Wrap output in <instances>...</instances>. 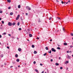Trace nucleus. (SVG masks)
I'll return each instance as SVG.
<instances>
[{
	"instance_id": "nucleus-44",
	"label": "nucleus",
	"mask_w": 73,
	"mask_h": 73,
	"mask_svg": "<svg viewBox=\"0 0 73 73\" xmlns=\"http://www.w3.org/2000/svg\"><path fill=\"white\" fill-rule=\"evenodd\" d=\"M40 66H42V64H40Z\"/></svg>"
},
{
	"instance_id": "nucleus-32",
	"label": "nucleus",
	"mask_w": 73,
	"mask_h": 73,
	"mask_svg": "<svg viewBox=\"0 0 73 73\" xmlns=\"http://www.w3.org/2000/svg\"><path fill=\"white\" fill-rule=\"evenodd\" d=\"M70 48H73V46H72V45H71L70 46Z\"/></svg>"
},
{
	"instance_id": "nucleus-9",
	"label": "nucleus",
	"mask_w": 73,
	"mask_h": 73,
	"mask_svg": "<svg viewBox=\"0 0 73 73\" xmlns=\"http://www.w3.org/2000/svg\"><path fill=\"white\" fill-rule=\"evenodd\" d=\"M63 45H67L68 44H67V43H63Z\"/></svg>"
},
{
	"instance_id": "nucleus-64",
	"label": "nucleus",
	"mask_w": 73,
	"mask_h": 73,
	"mask_svg": "<svg viewBox=\"0 0 73 73\" xmlns=\"http://www.w3.org/2000/svg\"><path fill=\"white\" fill-rule=\"evenodd\" d=\"M72 57H73V54L72 55Z\"/></svg>"
},
{
	"instance_id": "nucleus-25",
	"label": "nucleus",
	"mask_w": 73,
	"mask_h": 73,
	"mask_svg": "<svg viewBox=\"0 0 73 73\" xmlns=\"http://www.w3.org/2000/svg\"><path fill=\"white\" fill-rule=\"evenodd\" d=\"M19 25H20V22H18L17 23V25L18 26H19Z\"/></svg>"
},
{
	"instance_id": "nucleus-1",
	"label": "nucleus",
	"mask_w": 73,
	"mask_h": 73,
	"mask_svg": "<svg viewBox=\"0 0 73 73\" xmlns=\"http://www.w3.org/2000/svg\"><path fill=\"white\" fill-rule=\"evenodd\" d=\"M51 50L52 51V52H55L56 51V50H55L54 48H52L51 49Z\"/></svg>"
},
{
	"instance_id": "nucleus-46",
	"label": "nucleus",
	"mask_w": 73,
	"mask_h": 73,
	"mask_svg": "<svg viewBox=\"0 0 73 73\" xmlns=\"http://www.w3.org/2000/svg\"><path fill=\"white\" fill-rule=\"evenodd\" d=\"M63 30L64 32H65V29H64V28H63Z\"/></svg>"
},
{
	"instance_id": "nucleus-40",
	"label": "nucleus",
	"mask_w": 73,
	"mask_h": 73,
	"mask_svg": "<svg viewBox=\"0 0 73 73\" xmlns=\"http://www.w3.org/2000/svg\"><path fill=\"white\" fill-rule=\"evenodd\" d=\"M38 40H39V38H38V37H37L36 38Z\"/></svg>"
},
{
	"instance_id": "nucleus-6",
	"label": "nucleus",
	"mask_w": 73,
	"mask_h": 73,
	"mask_svg": "<svg viewBox=\"0 0 73 73\" xmlns=\"http://www.w3.org/2000/svg\"><path fill=\"white\" fill-rule=\"evenodd\" d=\"M29 36L30 37H32V35L31 34H29Z\"/></svg>"
},
{
	"instance_id": "nucleus-62",
	"label": "nucleus",
	"mask_w": 73,
	"mask_h": 73,
	"mask_svg": "<svg viewBox=\"0 0 73 73\" xmlns=\"http://www.w3.org/2000/svg\"><path fill=\"white\" fill-rule=\"evenodd\" d=\"M69 52H70H70H71V51H69Z\"/></svg>"
},
{
	"instance_id": "nucleus-42",
	"label": "nucleus",
	"mask_w": 73,
	"mask_h": 73,
	"mask_svg": "<svg viewBox=\"0 0 73 73\" xmlns=\"http://www.w3.org/2000/svg\"><path fill=\"white\" fill-rule=\"evenodd\" d=\"M7 48L8 49H9V47L8 46H7Z\"/></svg>"
},
{
	"instance_id": "nucleus-50",
	"label": "nucleus",
	"mask_w": 73,
	"mask_h": 73,
	"mask_svg": "<svg viewBox=\"0 0 73 73\" xmlns=\"http://www.w3.org/2000/svg\"><path fill=\"white\" fill-rule=\"evenodd\" d=\"M27 31H30V30H29V29H27Z\"/></svg>"
},
{
	"instance_id": "nucleus-39",
	"label": "nucleus",
	"mask_w": 73,
	"mask_h": 73,
	"mask_svg": "<svg viewBox=\"0 0 73 73\" xmlns=\"http://www.w3.org/2000/svg\"><path fill=\"white\" fill-rule=\"evenodd\" d=\"M61 3L62 4H64V2L63 1H62Z\"/></svg>"
},
{
	"instance_id": "nucleus-13",
	"label": "nucleus",
	"mask_w": 73,
	"mask_h": 73,
	"mask_svg": "<svg viewBox=\"0 0 73 73\" xmlns=\"http://www.w3.org/2000/svg\"><path fill=\"white\" fill-rule=\"evenodd\" d=\"M68 64V63H69V61H66L65 62V64Z\"/></svg>"
},
{
	"instance_id": "nucleus-3",
	"label": "nucleus",
	"mask_w": 73,
	"mask_h": 73,
	"mask_svg": "<svg viewBox=\"0 0 73 73\" xmlns=\"http://www.w3.org/2000/svg\"><path fill=\"white\" fill-rule=\"evenodd\" d=\"M8 25L9 26H11V25H12V24L11 22H9Z\"/></svg>"
},
{
	"instance_id": "nucleus-20",
	"label": "nucleus",
	"mask_w": 73,
	"mask_h": 73,
	"mask_svg": "<svg viewBox=\"0 0 73 73\" xmlns=\"http://www.w3.org/2000/svg\"><path fill=\"white\" fill-rule=\"evenodd\" d=\"M32 48H35V45H34L33 44L32 45Z\"/></svg>"
},
{
	"instance_id": "nucleus-52",
	"label": "nucleus",
	"mask_w": 73,
	"mask_h": 73,
	"mask_svg": "<svg viewBox=\"0 0 73 73\" xmlns=\"http://www.w3.org/2000/svg\"><path fill=\"white\" fill-rule=\"evenodd\" d=\"M50 41H52V39H50Z\"/></svg>"
},
{
	"instance_id": "nucleus-63",
	"label": "nucleus",
	"mask_w": 73,
	"mask_h": 73,
	"mask_svg": "<svg viewBox=\"0 0 73 73\" xmlns=\"http://www.w3.org/2000/svg\"><path fill=\"white\" fill-rule=\"evenodd\" d=\"M17 40H19V38H17Z\"/></svg>"
},
{
	"instance_id": "nucleus-37",
	"label": "nucleus",
	"mask_w": 73,
	"mask_h": 73,
	"mask_svg": "<svg viewBox=\"0 0 73 73\" xmlns=\"http://www.w3.org/2000/svg\"><path fill=\"white\" fill-rule=\"evenodd\" d=\"M8 35L9 36H11V35L10 34H8Z\"/></svg>"
},
{
	"instance_id": "nucleus-11",
	"label": "nucleus",
	"mask_w": 73,
	"mask_h": 73,
	"mask_svg": "<svg viewBox=\"0 0 73 73\" xmlns=\"http://www.w3.org/2000/svg\"><path fill=\"white\" fill-rule=\"evenodd\" d=\"M55 65L56 66H58V65H59V64L58 63H55Z\"/></svg>"
},
{
	"instance_id": "nucleus-4",
	"label": "nucleus",
	"mask_w": 73,
	"mask_h": 73,
	"mask_svg": "<svg viewBox=\"0 0 73 73\" xmlns=\"http://www.w3.org/2000/svg\"><path fill=\"white\" fill-rule=\"evenodd\" d=\"M27 8V9H28L29 11H30L31 10V8L30 7H28V6H27L26 7Z\"/></svg>"
},
{
	"instance_id": "nucleus-30",
	"label": "nucleus",
	"mask_w": 73,
	"mask_h": 73,
	"mask_svg": "<svg viewBox=\"0 0 73 73\" xmlns=\"http://www.w3.org/2000/svg\"><path fill=\"white\" fill-rule=\"evenodd\" d=\"M3 24H4V22L3 21H2L1 22Z\"/></svg>"
},
{
	"instance_id": "nucleus-5",
	"label": "nucleus",
	"mask_w": 73,
	"mask_h": 73,
	"mask_svg": "<svg viewBox=\"0 0 73 73\" xmlns=\"http://www.w3.org/2000/svg\"><path fill=\"white\" fill-rule=\"evenodd\" d=\"M66 57L67 58H68V59H70V56H69L68 55L67 56H66Z\"/></svg>"
},
{
	"instance_id": "nucleus-53",
	"label": "nucleus",
	"mask_w": 73,
	"mask_h": 73,
	"mask_svg": "<svg viewBox=\"0 0 73 73\" xmlns=\"http://www.w3.org/2000/svg\"><path fill=\"white\" fill-rule=\"evenodd\" d=\"M59 60H60V59H61V57H59Z\"/></svg>"
},
{
	"instance_id": "nucleus-18",
	"label": "nucleus",
	"mask_w": 73,
	"mask_h": 73,
	"mask_svg": "<svg viewBox=\"0 0 73 73\" xmlns=\"http://www.w3.org/2000/svg\"><path fill=\"white\" fill-rule=\"evenodd\" d=\"M47 54V53H46L43 54V56H45Z\"/></svg>"
},
{
	"instance_id": "nucleus-45",
	"label": "nucleus",
	"mask_w": 73,
	"mask_h": 73,
	"mask_svg": "<svg viewBox=\"0 0 73 73\" xmlns=\"http://www.w3.org/2000/svg\"><path fill=\"white\" fill-rule=\"evenodd\" d=\"M2 37V36H1V35H0V38H1Z\"/></svg>"
},
{
	"instance_id": "nucleus-17",
	"label": "nucleus",
	"mask_w": 73,
	"mask_h": 73,
	"mask_svg": "<svg viewBox=\"0 0 73 73\" xmlns=\"http://www.w3.org/2000/svg\"><path fill=\"white\" fill-rule=\"evenodd\" d=\"M21 7V6H20V5H19L18 6V8H20Z\"/></svg>"
},
{
	"instance_id": "nucleus-2",
	"label": "nucleus",
	"mask_w": 73,
	"mask_h": 73,
	"mask_svg": "<svg viewBox=\"0 0 73 73\" xmlns=\"http://www.w3.org/2000/svg\"><path fill=\"white\" fill-rule=\"evenodd\" d=\"M19 17H20V15H19L16 18V20H18L19 19Z\"/></svg>"
},
{
	"instance_id": "nucleus-59",
	"label": "nucleus",
	"mask_w": 73,
	"mask_h": 73,
	"mask_svg": "<svg viewBox=\"0 0 73 73\" xmlns=\"http://www.w3.org/2000/svg\"><path fill=\"white\" fill-rule=\"evenodd\" d=\"M0 20H1V18H0Z\"/></svg>"
},
{
	"instance_id": "nucleus-47",
	"label": "nucleus",
	"mask_w": 73,
	"mask_h": 73,
	"mask_svg": "<svg viewBox=\"0 0 73 73\" xmlns=\"http://www.w3.org/2000/svg\"><path fill=\"white\" fill-rule=\"evenodd\" d=\"M3 34L4 35H6V34H7V33H4Z\"/></svg>"
},
{
	"instance_id": "nucleus-12",
	"label": "nucleus",
	"mask_w": 73,
	"mask_h": 73,
	"mask_svg": "<svg viewBox=\"0 0 73 73\" xmlns=\"http://www.w3.org/2000/svg\"><path fill=\"white\" fill-rule=\"evenodd\" d=\"M16 24V23L15 22L13 23L12 25H15Z\"/></svg>"
},
{
	"instance_id": "nucleus-57",
	"label": "nucleus",
	"mask_w": 73,
	"mask_h": 73,
	"mask_svg": "<svg viewBox=\"0 0 73 73\" xmlns=\"http://www.w3.org/2000/svg\"><path fill=\"white\" fill-rule=\"evenodd\" d=\"M4 65H7V64H6V63H4Z\"/></svg>"
},
{
	"instance_id": "nucleus-26",
	"label": "nucleus",
	"mask_w": 73,
	"mask_h": 73,
	"mask_svg": "<svg viewBox=\"0 0 73 73\" xmlns=\"http://www.w3.org/2000/svg\"><path fill=\"white\" fill-rule=\"evenodd\" d=\"M70 35L72 36H73V33H71L70 34Z\"/></svg>"
},
{
	"instance_id": "nucleus-61",
	"label": "nucleus",
	"mask_w": 73,
	"mask_h": 73,
	"mask_svg": "<svg viewBox=\"0 0 73 73\" xmlns=\"http://www.w3.org/2000/svg\"><path fill=\"white\" fill-rule=\"evenodd\" d=\"M68 2H67L66 3V4H68Z\"/></svg>"
},
{
	"instance_id": "nucleus-58",
	"label": "nucleus",
	"mask_w": 73,
	"mask_h": 73,
	"mask_svg": "<svg viewBox=\"0 0 73 73\" xmlns=\"http://www.w3.org/2000/svg\"><path fill=\"white\" fill-rule=\"evenodd\" d=\"M12 38H14V37L13 36V37H12Z\"/></svg>"
},
{
	"instance_id": "nucleus-10",
	"label": "nucleus",
	"mask_w": 73,
	"mask_h": 73,
	"mask_svg": "<svg viewBox=\"0 0 73 73\" xmlns=\"http://www.w3.org/2000/svg\"><path fill=\"white\" fill-rule=\"evenodd\" d=\"M37 51H35L34 52V54H37Z\"/></svg>"
},
{
	"instance_id": "nucleus-24",
	"label": "nucleus",
	"mask_w": 73,
	"mask_h": 73,
	"mask_svg": "<svg viewBox=\"0 0 73 73\" xmlns=\"http://www.w3.org/2000/svg\"><path fill=\"white\" fill-rule=\"evenodd\" d=\"M3 29V27H0V29Z\"/></svg>"
},
{
	"instance_id": "nucleus-34",
	"label": "nucleus",
	"mask_w": 73,
	"mask_h": 73,
	"mask_svg": "<svg viewBox=\"0 0 73 73\" xmlns=\"http://www.w3.org/2000/svg\"><path fill=\"white\" fill-rule=\"evenodd\" d=\"M60 69H63L62 67H61L60 68Z\"/></svg>"
},
{
	"instance_id": "nucleus-60",
	"label": "nucleus",
	"mask_w": 73,
	"mask_h": 73,
	"mask_svg": "<svg viewBox=\"0 0 73 73\" xmlns=\"http://www.w3.org/2000/svg\"><path fill=\"white\" fill-rule=\"evenodd\" d=\"M20 65H19L18 66V67H19V68H20Z\"/></svg>"
},
{
	"instance_id": "nucleus-49",
	"label": "nucleus",
	"mask_w": 73,
	"mask_h": 73,
	"mask_svg": "<svg viewBox=\"0 0 73 73\" xmlns=\"http://www.w3.org/2000/svg\"><path fill=\"white\" fill-rule=\"evenodd\" d=\"M11 68H13V66H10Z\"/></svg>"
},
{
	"instance_id": "nucleus-19",
	"label": "nucleus",
	"mask_w": 73,
	"mask_h": 73,
	"mask_svg": "<svg viewBox=\"0 0 73 73\" xmlns=\"http://www.w3.org/2000/svg\"><path fill=\"white\" fill-rule=\"evenodd\" d=\"M17 62H19L20 61V60L19 59H18L17 60Z\"/></svg>"
},
{
	"instance_id": "nucleus-7",
	"label": "nucleus",
	"mask_w": 73,
	"mask_h": 73,
	"mask_svg": "<svg viewBox=\"0 0 73 73\" xmlns=\"http://www.w3.org/2000/svg\"><path fill=\"white\" fill-rule=\"evenodd\" d=\"M18 50L19 51V52H20V51H21V48H19L18 49Z\"/></svg>"
},
{
	"instance_id": "nucleus-8",
	"label": "nucleus",
	"mask_w": 73,
	"mask_h": 73,
	"mask_svg": "<svg viewBox=\"0 0 73 73\" xmlns=\"http://www.w3.org/2000/svg\"><path fill=\"white\" fill-rule=\"evenodd\" d=\"M10 15L11 16H12V15H13V12L10 13Z\"/></svg>"
},
{
	"instance_id": "nucleus-48",
	"label": "nucleus",
	"mask_w": 73,
	"mask_h": 73,
	"mask_svg": "<svg viewBox=\"0 0 73 73\" xmlns=\"http://www.w3.org/2000/svg\"><path fill=\"white\" fill-rule=\"evenodd\" d=\"M70 1L69 0L68 1V3H70Z\"/></svg>"
},
{
	"instance_id": "nucleus-22",
	"label": "nucleus",
	"mask_w": 73,
	"mask_h": 73,
	"mask_svg": "<svg viewBox=\"0 0 73 73\" xmlns=\"http://www.w3.org/2000/svg\"><path fill=\"white\" fill-rule=\"evenodd\" d=\"M15 56L17 58V57H18V55L16 54H15Z\"/></svg>"
},
{
	"instance_id": "nucleus-16",
	"label": "nucleus",
	"mask_w": 73,
	"mask_h": 73,
	"mask_svg": "<svg viewBox=\"0 0 73 73\" xmlns=\"http://www.w3.org/2000/svg\"><path fill=\"white\" fill-rule=\"evenodd\" d=\"M57 49H59V50H60V49H61V48L59 47H57Z\"/></svg>"
},
{
	"instance_id": "nucleus-56",
	"label": "nucleus",
	"mask_w": 73,
	"mask_h": 73,
	"mask_svg": "<svg viewBox=\"0 0 73 73\" xmlns=\"http://www.w3.org/2000/svg\"><path fill=\"white\" fill-rule=\"evenodd\" d=\"M67 53H69V51H67Z\"/></svg>"
},
{
	"instance_id": "nucleus-33",
	"label": "nucleus",
	"mask_w": 73,
	"mask_h": 73,
	"mask_svg": "<svg viewBox=\"0 0 73 73\" xmlns=\"http://www.w3.org/2000/svg\"><path fill=\"white\" fill-rule=\"evenodd\" d=\"M3 13V11H0V13Z\"/></svg>"
},
{
	"instance_id": "nucleus-21",
	"label": "nucleus",
	"mask_w": 73,
	"mask_h": 73,
	"mask_svg": "<svg viewBox=\"0 0 73 73\" xmlns=\"http://www.w3.org/2000/svg\"><path fill=\"white\" fill-rule=\"evenodd\" d=\"M45 49H46V50H48V48L47 47H45Z\"/></svg>"
},
{
	"instance_id": "nucleus-55",
	"label": "nucleus",
	"mask_w": 73,
	"mask_h": 73,
	"mask_svg": "<svg viewBox=\"0 0 73 73\" xmlns=\"http://www.w3.org/2000/svg\"><path fill=\"white\" fill-rule=\"evenodd\" d=\"M56 1H57V2H59V1H58L56 0Z\"/></svg>"
},
{
	"instance_id": "nucleus-36",
	"label": "nucleus",
	"mask_w": 73,
	"mask_h": 73,
	"mask_svg": "<svg viewBox=\"0 0 73 73\" xmlns=\"http://www.w3.org/2000/svg\"><path fill=\"white\" fill-rule=\"evenodd\" d=\"M21 28H19V31H21Z\"/></svg>"
},
{
	"instance_id": "nucleus-28",
	"label": "nucleus",
	"mask_w": 73,
	"mask_h": 73,
	"mask_svg": "<svg viewBox=\"0 0 73 73\" xmlns=\"http://www.w3.org/2000/svg\"><path fill=\"white\" fill-rule=\"evenodd\" d=\"M11 7H9L8 8V9H11Z\"/></svg>"
},
{
	"instance_id": "nucleus-14",
	"label": "nucleus",
	"mask_w": 73,
	"mask_h": 73,
	"mask_svg": "<svg viewBox=\"0 0 73 73\" xmlns=\"http://www.w3.org/2000/svg\"><path fill=\"white\" fill-rule=\"evenodd\" d=\"M7 1L9 3H11V0H7Z\"/></svg>"
},
{
	"instance_id": "nucleus-38",
	"label": "nucleus",
	"mask_w": 73,
	"mask_h": 73,
	"mask_svg": "<svg viewBox=\"0 0 73 73\" xmlns=\"http://www.w3.org/2000/svg\"><path fill=\"white\" fill-rule=\"evenodd\" d=\"M50 61H51V62H52L53 61V59H51L50 60Z\"/></svg>"
},
{
	"instance_id": "nucleus-43",
	"label": "nucleus",
	"mask_w": 73,
	"mask_h": 73,
	"mask_svg": "<svg viewBox=\"0 0 73 73\" xmlns=\"http://www.w3.org/2000/svg\"><path fill=\"white\" fill-rule=\"evenodd\" d=\"M51 19H52V17L50 18L49 19V20H51Z\"/></svg>"
},
{
	"instance_id": "nucleus-27",
	"label": "nucleus",
	"mask_w": 73,
	"mask_h": 73,
	"mask_svg": "<svg viewBox=\"0 0 73 73\" xmlns=\"http://www.w3.org/2000/svg\"><path fill=\"white\" fill-rule=\"evenodd\" d=\"M52 52V51H51V50H50V52L48 51V53H51V52Z\"/></svg>"
},
{
	"instance_id": "nucleus-23",
	"label": "nucleus",
	"mask_w": 73,
	"mask_h": 73,
	"mask_svg": "<svg viewBox=\"0 0 73 73\" xmlns=\"http://www.w3.org/2000/svg\"><path fill=\"white\" fill-rule=\"evenodd\" d=\"M35 71L36 72H38V70H37L36 69H35Z\"/></svg>"
},
{
	"instance_id": "nucleus-35",
	"label": "nucleus",
	"mask_w": 73,
	"mask_h": 73,
	"mask_svg": "<svg viewBox=\"0 0 73 73\" xmlns=\"http://www.w3.org/2000/svg\"><path fill=\"white\" fill-rule=\"evenodd\" d=\"M33 64H36V62L35 61H34L33 62Z\"/></svg>"
},
{
	"instance_id": "nucleus-29",
	"label": "nucleus",
	"mask_w": 73,
	"mask_h": 73,
	"mask_svg": "<svg viewBox=\"0 0 73 73\" xmlns=\"http://www.w3.org/2000/svg\"><path fill=\"white\" fill-rule=\"evenodd\" d=\"M57 19H59V20H61V19L60 18L57 17Z\"/></svg>"
},
{
	"instance_id": "nucleus-41",
	"label": "nucleus",
	"mask_w": 73,
	"mask_h": 73,
	"mask_svg": "<svg viewBox=\"0 0 73 73\" xmlns=\"http://www.w3.org/2000/svg\"><path fill=\"white\" fill-rule=\"evenodd\" d=\"M26 16H28V13H26Z\"/></svg>"
},
{
	"instance_id": "nucleus-15",
	"label": "nucleus",
	"mask_w": 73,
	"mask_h": 73,
	"mask_svg": "<svg viewBox=\"0 0 73 73\" xmlns=\"http://www.w3.org/2000/svg\"><path fill=\"white\" fill-rule=\"evenodd\" d=\"M3 56H4V55L2 54L1 55L0 57H3Z\"/></svg>"
},
{
	"instance_id": "nucleus-31",
	"label": "nucleus",
	"mask_w": 73,
	"mask_h": 73,
	"mask_svg": "<svg viewBox=\"0 0 73 73\" xmlns=\"http://www.w3.org/2000/svg\"><path fill=\"white\" fill-rule=\"evenodd\" d=\"M15 63H16L15 62H13V64H15Z\"/></svg>"
},
{
	"instance_id": "nucleus-54",
	"label": "nucleus",
	"mask_w": 73,
	"mask_h": 73,
	"mask_svg": "<svg viewBox=\"0 0 73 73\" xmlns=\"http://www.w3.org/2000/svg\"><path fill=\"white\" fill-rule=\"evenodd\" d=\"M66 70H68V68H66Z\"/></svg>"
},
{
	"instance_id": "nucleus-51",
	"label": "nucleus",
	"mask_w": 73,
	"mask_h": 73,
	"mask_svg": "<svg viewBox=\"0 0 73 73\" xmlns=\"http://www.w3.org/2000/svg\"><path fill=\"white\" fill-rule=\"evenodd\" d=\"M44 73V71H43L42 72H41V73Z\"/></svg>"
}]
</instances>
